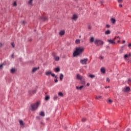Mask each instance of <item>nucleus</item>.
<instances>
[{
  "label": "nucleus",
  "mask_w": 131,
  "mask_h": 131,
  "mask_svg": "<svg viewBox=\"0 0 131 131\" xmlns=\"http://www.w3.org/2000/svg\"><path fill=\"white\" fill-rule=\"evenodd\" d=\"M88 28L89 29H92V26H89Z\"/></svg>",
  "instance_id": "obj_49"
},
{
  "label": "nucleus",
  "mask_w": 131,
  "mask_h": 131,
  "mask_svg": "<svg viewBox=\"0 0 131 131\" xmlns=\"http://www.w3.org/2000/svg\"><path fill=\"white\" fill-rule=\"evenodd\" d=\"M36 118L38 120H40V117H36Z\"/></svg>",
  "instance_id": "obj_46"
},
{
  "label": "nucleus",
  "mask_w": 131,
  "mask_h": 131,
  "mask_svg": "<svg viewBox=\"0 0 131 131\" xmlns=\"http://www.w3.org/2000/svg\"><path fill=\"white\" fill-rule=\"evenodd\" d=\"M76 77H77V79H79V80H81V79L83 78V77H82V76H80L79 74H77Z\"/></svg>",
  "instance_id": "obj_8"
},
{
  "label": "nucleus",
  "mask_w": 131,
  "mask_h": 131,
  "mask_svg": "<svg viewBox=\"0 0 131 131\" xmlns=\"http://www.w3.org/2000/svg\"><path fill=\"white\" fill-rule=\"evenodd\" d=\"M51 76H52V77H55V78H57V76H56L55 74H53L52 72H51Z\"/></svg>",
  "instance_id": "obj_28"
},
{
  "label": "nucleus",
  "mask_w": 131,
  "mask_h": 131,
  "mask_svg": "<svg viewBox=\"0 0 131 131\" xmlns=\"http://www.w3.org/2000/svg\"><path fill=\"white\" fill-rule=\"evenodd\" d=\"M88 60L89 59L88 58L81 59L80 60V63H81V64H82L83 65H86V62H88Z\"/></svg>",
  "instance_id": "obj_5"
},
{
  "label": "nucleus",
  "mask_w": 131,
  "mask_h": 131,
  "mask_svg": "<svg viewBox=\"0 0 131 131\" xmlns=\"http://www.w3.org/2000/svg\"><path fill=\"white\" fill-rule=\"evenodd\" d=\"M41 20H42V21L43 22L46 21H48V16H41L40 17Z\"/></svg>",
  "instance_id": "obj_7"
},
{
  "label": "nucleus",
  "mask_w": 131,
  "mask_h": 131,
  "mask_svg": "<svg viewBox=\"0 0 131 131\" xmlns=\"http://www.w3.org/2000/svg\"><path fill=\"white\" fill-rule=\"evenodd\" d=\"M83 52H84V48L81 47H77L73 52V57H77V56L81 55Z\"/></svg>",
  "instance_id": "obj_1"
},
{
  "label": "nucleus",
  "mask_w": 131,
  "mask_h": 131,
  "mask_svg": "<svg viewBox=\"0 0 131 131\" xmlns=\"http://www.w3.org/2000/svg\"><path fill=\"white\" fill-rule=\"evenodd\" d=\"M45 74L46 75H47V76L51 75V74H52V71H49L48 72H46Z\"/></svg>",
  "instance_id": "obj_15"
},
{
  "label": "nucleus",
  "mask_w": 131,
  "mask_h": 131,
  "mask_svg": "<svg viewBox=\"0 0 131 131\" xmlns=\"http://www.w3.org/2000/svg\"><path fill=\"white\" fill-rule=\"evenodd\" d=\"M46 95H47V93H46Z\"/></svg>",
  "instance_id": "obj_59"
},
{
  "label": "nucleus",
  "mask_w": 131,
  "mask_h": 131,
  "mask_svg": "<svg viewBox=\"0 0 131 131\" xmlns=\"http://www.w3.org/2000/svg\"><path fill=\"white\" fill-rule=\"evenodd\" d=\"M29 41H32V39H29Z\"/></svg>",
  "instance_id": "obj_55"
},
{
  "label": "nucleus",
  "mask_w": 131,
  "mask_h": 131,
  "mask_svg": "<svg viewBox=\"0 0 131 131\" xmlns=\"http://www.w3.org/2000/svg\"><path fill=\"white\" fill-rule=\"evenodd\" d=\"M57 99H58V97L55 96L54 97V100H57Z\"/></svg>",
  "instance_id": "obj_52"
},
{
  "label": "nucleus",
  "mask_w": 131,
  "mask_h": 131,
  "mask_svg": "<svg viewBox=\"0 0 131 131\" xmlns=\"http://www.w3.org/2000/svg\"><path fill=\"white\" fill-rule=\"evenodd\" d=\"M78 18V16H77V15L74 14L73 15L72 20H74L75 21Z\"/></svg>",
  "instance_id": "obj_9"
},
{
  "label": "nucleus",
  "mask_w": 131,
  "mask_h": 131,
  "mask_svg": "<svg viewBox=\"0 0 131 131\" xmlns=\"http://www.w3.org/2000/svg\"><path fill=\"white\" fill-rule=\"evenodd\" d=\"M123 92L124 93H127V92H130V88L128 86H127L126 88L123 89Z\"/></svg>",
  "instance_id": "obj_6"
},
{
  "label": "nucleus",
  "mask_w": 131,
  "mask_h": 131,
  "mask_svg": "<svg viewBox=\"0 0 131 131\" xmlns=\"http://www.w3.org/2000/svg\"><path fill=\"white\" fill-rule=\"evenodd\" d=\"M60 67H57L55 69L54 71L55 72H60Z\"/></svg>",
  "instance_id": "obj_14"
},
{
  "label": "nucleus",
  "mask_w": 131,
  "mask_h": 131,
  "mask_svg": "<svg viewBox=\"0 0 131 131\" xmlns=\"http://www.w3.org/2000/svg\"><path fill=\"white\" fill-rule=\"evenodd\" d=\"M75 42L77 45V43H80V40L79 39H76Z\"/></svg>",
  "instance_id": "obj_31"
},
{
  "label": "nucleus",
  "mask_w": 131,
  "mask_h": 131,
  "mask_svg": "<svg viewBox=\"0 0 131 131\" xmlns=\"http://www.w3.org/2000/svg\"><path fill=\"white\" fill-rule=\"evenodd\" d=\"M11 58H13V59L15 58V55H14V54H12Z\"/></svg>",
  "instance_id": "obj_45"
},
{
  "label": "nucleus",
  "mask_w": 131,
  "mask_h": 131,
  "mask_svg": "<svg viewBox=\"0 0 131 131\" xmlns=\"http://www.w3.org/2000/svg\"><path fill=\"white\" fill-rule=\"evenodd\" d=\"M16 71H17V70L15 69H11L10 72L11 73H15L16 72Z\"/></svg>",
  "instance_id": "obj_17"
},
{
  "label": "nucleus",
  "mask_w": 131,
  "mask_h": 131,
  "mask_svg": "<svg viewBox=\"0 0 131 131\" xmlns=\"http://www.w3.org/2000/svg\"><path fill=\"white\" fill-rule=\"evenodd\" d=\"M100 3H101V5H103V3H104V2L103 1H101Z\"/></svg>",
  "instance_id": "obj_56"
},
{
  "label": "nucleus",
  "mask_w": 131,
  "mask_h": 131,
  "mask_svg": "<svg viewBox=\"0 0 131 131\" xmlns=\"http://www.w3.org/2000/svg\"><path fill=\"white\" fill-rule=\"evenodd\" d=\"M32 2H33V0H29V1L28 2V4L30 5V6H33V5L32 4Z\"/></svg>",
  "instance_id": "obj_22"
},
{
  "label": "nucleus",
  "mask_w": 131,
  "mask_h": 131,
  "mask_svg": "<svg viewBox=\"0 0 131 131\" xmlns=\"http://www.w3.org/2000/svg\"><path fill=\"white\" fill-rule=\"evenodd\" d=\"M106 81H108V82H110V79H109V78H107Z\"/></svg>",
  "instance_id": "obj_44"
},
{
  "label": "nucleus",
  "mask_w": 131,
  "mask_h": 131,
  "mask_svg": "<svg viewBox=\"0 0 131 131\" xmlns=\"http://www.w3.org/2000/svg\"><path fill=\"white\" fill-rule=\"evenodd\" d=\"M83 88V85H81L80 87H78L77 86L76 87L77 90H80V91H81Z\"/></svg>",
  "instance_id": "obj_19"
},
{
  "label": "nucleus",
  "mask_w": 131,
  "mask_h": 131,
  "mask_svg": "<svg viewBox=\"0 0 131 131\" xmlns=\"http://www.w3.org/2000/svg\"><path fill=\"white\" fill-rule=\"evenodd\" d=\"M58 95H59L60 97H63L64 96V95H63V93L62 92H59L58 93Z\"/></svg>",
  "instance_id": "obj_35"
},
{
  "label": "nucleus",
  "mask_w": 131,
  "mask_h": 131,
  "mask_svg": "<svg viewBox=\"0 0 131 131\" xmlns=\"http://www.w3.org/2000/svg\"><path fill=\"white\" fill-rule=\"evenodd\" d=\"M45 100L46 101H49V100H50V96H46Z\"/></svg>",
  "instance_id": "obj_29"
},
{
  "label": "nucleus",
  "mask_w": 131,
  "mask_h": 131,
  "mask_svg": "<svg viewBox=\"0 0 131 131\" xmlns=\"http://www.w3.org/2000/svg\"><path fill=\"white\" fill-rule=\"evenodd\" d=\"M94 40H95V38H94V37H91L90 40V42L92 43V42H93Z\"/></svg>",
  "instance_id": "obj_21"
},
{
  "label": "nucleus",
  "mask_w": 131,
  "mask_h": 131,
  "mask_svg": "<svg viewBox=\"0 0 131 131\" xmlns=\"http://www.w3.org/2000/svg\"><path fill=\"white\" fill-rule=\"evenodd\" d=\"M22 24H23V25L26 24V21H25V20H23V21H22Z\"/></svg>",
  "instance_id": "obj_42"
},
{
  "label": "nucleus",
  "mask_w": 131,
  "mask_h": 131,
  "mask_svg": "<svg viewBox=\"0 0 131 131\" xmlns=\"http://www.w3.org/2000/svg\"><path fill=\"white\" fill-rule=\"evenodd\" d=\"M39 115L40 116H45V112H40Z\"/></svg>",
  "instance_id": "obj_26"
},
{
  "label": "nucleus",
  "mask_w": 131,
  "mask_h": 131,
  "mask_svg": "<svg viewBox=\"0 0 131 131\" xmlns=\"http://www.w3.org/2000/svg\"><path fill=\"white\" fill-rule=\"evenodd\" d=\"M111 21L113 24H115L116 23V19L115 18H112Z\"/></svg>",
  "instance_id": "obj_13"
},
{
  "label": "nucleus",
  "mask_w": 131,
  "mask_h": 131,
  "mask_svg": "<svg viewBox=\"0 0 131 131\" xmlns=\"http://www.w3.org/2000/svg\"><path fill=\"white\" fill-rule=\"evenodd\" d=\"M113 102V101H112L111 99H108V101H107L108 104H112Z\"/></svg>",
  "instance_id": "obj_25"
},
{
  "label": "nucleus",
  "mask_w": 131,
  "mask_h": 131,
  "mask_svg": "<svg viewBox=\"0 0 131 131\" xmlns=\"http://www.w3.org/2000/svg\"><path fill=\"white\" fill-rule=\"evenodd\" d=\"M80 82L81 84L83 85H84V84H85V81L84 79H82L81 80H80Z\"/></svg>",
  "instance_id": "obj_16"
},
{
  "label": "nucleus",
  "mask_w": 131,
  "mask_h": 131,
  "mask_svg": "<svg viewBox=\"0 0 131 131\" xmlns=\"http://www.w3.org/2000/svg\"><path fill=\"white\" fill-rule=\"evenodd\" d=\"M2 47H3V43L0 42V48H2Z\"/></svg>",
  "instance_id": "obj_50"
},
{
  "label": "nucleus",
  "mask_w": 131,
  "mask_h": 131,
  "mask_svg": "<svg viewBox=\"0 0 131 131\" xmlns=\"http://www.w3.org/2000/svg\"><path fill=\"white\" fill-rule=\"evenodd\" d=\"M19 123L20 125H22V126L25 125V123H24V122H23V121L21 120H19Z\"/></svg>",
  "instance_id": "obj_20"
},
{
  "label": "nucleus",
  "mask_w": 131,
  "mask_h": 131,
  "mask_svg": "<svg viewBox=\"0 0 131 131\" xmlns=\"http://www.w3.org/2000/svg\"><path fill=\"white\" fill-rule=\"evenodd\" d=\"M119 7H120V8H122V5L121 4H120Z\"/></svg>",
  "instance_id": "obj_54"
},
{
  "label": "nucleus",
  "mask_w": 131,
  "mask_h": 131,
  "mask_svg": "<svg viewBox=\"0 0 131 131\" xmlns=\"http://www.w3.org/2000/svg\"><path fill=\"white\" fill-rule=\"evenodd\" d=\"M127 82H128V83H131V79L130 78L128 79Z\"/></svg>",
  "instance_id": "obj_39"
},
{
  "label": "nucleus",
  "mask_w": 131,
  "mask_h": 131,
  "mask_svg": "<svg viewBox=\"0 0 131 131\" xmlns=\"http://www.w3.org/2000/svg\"><path fill=\"white\" fill-rule=\"evenodd\" d=\"M86 85H87V86H90V83H88L86 84Z\"/></svg>",
  "instance_id": "obj_53"
},
{
  "label": "nucleus",
  "mask_w": 131,
  "mask_h": 131,
  "mask_svg": "<svg viewBox=\"0 0 131 131\" xmlns=\"http://www.w3.org/2000/svg\"><path fill=\"white\" fill-rule=\"evenodd\" d=\"M89 77H91V78H94V77H95V75L90 74Z\"/></svg>",
  "instance_id": "obj_34"
},
{
  "label": "nucleus",
  "mask_w": 131,
  "mask_h": 131,
  "mask_svg": "<svg viewBox=\"0 0 131 131\" xmlns=\"http://www.w3.org/2000/svg\"><path fill=\"white\" fill-rule=\"evenodd\" d=\"M11 45L12 48H15V43L14 42H12L11 43Z\"/></svg>",
  "instance_id": "obj_36"
},
{
  "label": "nucleus",
  "mask_w": 131,
  "mask_h": 131,
  "mask_svg": "<svg viewBox=\"0 0 131 131\" xmlns=\"http://www.w3.org/2000/svg\"><path fill=\"white\" fill-rule=\"evenodd\" d=\"M128 48H131V43H129L128 45Z\"/></svg>",
  "instance_id": "obj_51"
},
{
  "label": "nucleus",
  "mask_w": 131,
  "mask_h": 131,
  "mask_svg": "<svg viewBox=\"0 0 131 131\" xmlns=\"http://www.w3.org/2000/svg\"><path fill=\"white\" fill-rule=\"evenodd\" d=\"M59 35H64L65 34V31L64 30H62L60 31V32L59 33Z\"/></svg>",
  "instance_id": "obj_12"
},
{
  "label": "nucleus",
  "mask_w": 131,
  "mask_h": 131,
  "mask_svg": "<svg viewBox=\"0 0 131 131\" xmlns=\"http://www.w3.org/2000/svg\"><path fill=\"white\" fill-rule=\"evenodd\" d=\"M118 39V41L117 42L118 43H119V42H120V37L119 36L117 37H115L114 38V39H108L107 41L108 42H109V43H110L111 45H115L116 43V42H115V40H116V39Z\"/></svg>",
  "instance_id": "obj_2"
},
{
  "label": "nucleus",
  "mask_w": 131,
  "mask_h": 131,
  "mask_svg": "<svg viewBox=\"0 0 131 131\" xmlns=\"http://www.w3.org/2000/svg\"><path fill=\"white\" fill-rule=\"evenodd\" d=\"M13 7H17V2H14L13 3Z\"/></svg>",
  "instance_id": "obj_33"
},
{
  "label": "nucleus",
  "mask_w": 131,
  "mask_h": 131,
  "mask_svg": "<svg viewBox=\"0 0 131 131\" xmlns=\"http://www.w3.org/2000/svg\"><path fill=\"white\" fill-rule=\"evenodd\" d=\"M101 72L102 73H106V70H105V68H102L101 69Z\"/></svg>",
  "instance_id": "obj_18"
},
{
  "label": "nucleus",
  "mask_w": 131,
  "mask_h": 131,
  "mask_svg": "<svg viewBox=\"0 0 131 131\" xmlns=\"http://www.w3.org/2000/svg\"><path fill=\"white\" fill-rule=\"evenodd\" d=\"M122 43H125V40H123V41H122Z\"/></svg>",
  "instance_id": "obj_57"
},
{
  "label": "nucleus",
  "mask_w": 131,
  "mask_h": 131,
  "mask_svg": "<svg viewBox=\"0 0 131 131\" xmlns=\"http://www.w3.org/2000/svg\"><path fill=\"white\" fill-rule=\"evenodd\" d=\"M63 77H64V75L62 74H60L59 79L60 80H63Z\"/></svg>",
  "instance_id": "obj_23"
},
{
  "label": "nucleus",
  "mask_w": 131,
  "mask_h": 131,
  "mask_svg": "<svg viewBox=\"0 0 131 131\" xmlns=\"http://www.w3.org/2000/svg\"><path fill=\"white\" fill-rule=\"evenodd\" d=\"M33 93H36V91H33Z\"/></svg>",
  "instance_id": "obj_58"
},
{
  "label": "nucleus",
  "mask_w": 131,
  "mask_h": 131,
  "mask_svg": "<svg viewBox=\"0 0 131 131\" xmlns=\"http://www.w3.org/2000/svg\"><path fill=\"white\" fill-rule=\"evenodd\" d=\"M81 121H82V122H84L86 121V118H82Z\"/></svg>",
  "instance_id": "obj_30"
},
{
  "label": "nucleus",
  "mask_w": 131,
  "mask_h": 131,
  "mask_svg": "<svg viewBox=\"0 0 131 131\" xmlns=\"http://www.w3.org/2000/svg\"><path fill=\"white\" fill-rule=\"evenodd\" d=\"M128 57H131V53H129L128 54H125L124 56V58L125 59H127V58H128Z\"/></svg>",
  "instance_id": "obj_10"
},
{
  "label": "nucleus",
  "mask_w": 131,
  "mask_h": 131,
  "mask_svg": "<svg viewBox=\"0 0 131 131\" xmlns=\"http://www.w3.org/2000/svg\"><path fill=\"white\" fill-rule=\"evenodd\" d=\"M94 43L96 46H97V47H99L100 46H103V45H104V42L101 40L96 39L94 41Z\"/></svg>",
  "instance_id": "obj_4"
},
{
  "label": "nucleus",
  "mask_w": 131,
  "mask_h": 131,
  "mask_svg": "<svg viewBox=\"0 0 131 131\" xmlns=\"http://www.w3.org/2000/svg\"><path fill=\"white\" fill-rule=\"evenodd\" d=\"M123 2V0H118V2L120 4L121 3H122Z\"/></svg>",
  "instance_id": "obj_40"
},
{
  "label": "nucleus",
  "mask_w": 131,
  "mask_h": 131,
  "mask_svg": "<svg viewBox=\"0 0 131 131\" xmlns=\"http://www.w3.org/2000/svg\"><path fill=\"white\" fill-rule=\"evenodd\" d=\"M99 59H100V60H103V59H104V57L102 56H100L99 57Z\"/></svg>",
  "instance_id": "obj_37"
},
{
  "label": "nucleus",
  "mask_w": 131,
  "mask_h": 131,
  "mask_svg": "<svg viewBox=\"0 0 131 131\" xmlns=\"http://www.w3.org/2000/svg\"><path fill=\"white\" fill-rule=\"evenodd\" d=\"M110 33H111V31H110L109 30L105 32V34H110Z\"/></svg>",
  "instance_id": "obj_24"
},
{
  "label": "nucleus",
  "mask_w": 131,
  "mask_h": 131,
  "mask_svg": "<svg viewBox=\"0 0 131 131\" xmlns=\"http://www.w3.org/2000/svg\"><path fill=\"white\" fill-rule=\"evenodd\" d=\"M4 65V63L0 65V69H3Z\"/></svg>",
  "instance_id": "obj_38"
},
{
  "label": "nucleus",
  "mask_w": 131,
  "mask_h": 131,
  "mask_svg": "<svg viewBox=\"0 0 131 131\" xmlns=\"http://www.w3.org/2000/svg\"><path fill=\"white\" fill-rule=\"evenodd\" d=\"M110 88V86H105V89H109Z\"/></svg>",
  "instance_id": "obj_48"
},
{
  "label": "nucleus",
  "mask_w": 131,
  "mask_h": 131,
  "mask_svg": "<svg viewBox=\"0 0 131 131\" xmlns=\"http://www.w3.org/2000/svg\"><path fill=\"white\" fill-rule=\"evenodd\" d=\"M38 69H39V67H38L37 68H34L32 69V72H33V73H34V72H35L36 71H37V70H38Z\"/></svg>",
  "instance_id": "obj_11"
},
{
  "label": "nucleus",
  "mask_w": 131,
  "mask_h": 131,
  "mask_svg": "<svg viewBox=\"0 0 131 131\" xmlns=\"http://www.w3.org/2000/svg\"><path fill=\"white\" fill-rule=\"evenodd\" d=\"M106 28H110V25H106Z\"/></svg>",
  "instance_id": "obj_43"
},
{
  "label": "nucleus",
  "mask_w": 131,
  "mask_h": 131,
  "mask_svg": "<svg viewBox=\"0 0 131 131\" xmlns=\"http://www.w3.org/2000/svg\"><path fill=\"white\" fill-rule=\"evenodd\" d=\"M40 124H41V126H45V123H43V122H41Z\"/></svg>",
  "instance_id": "obj_41"
},
{
  "label": "nucleus",
  "mask_w": 131,
  "mask_h": 131,
  "mask_svg": "<svg viewBox=\"0 0 131 131\" xmlns=\"http://www.w3.org/2000/svg\"><path fill=\"white\" fill-rule=\"evenodd\" d=\"M102 96H96L95 100H99V99H101Z\"/></svg>",
  "instance_id": "obj_27"
},
{
  "label": "nucleus",
  "mask_w": 131,
  "mask_h": 131,
  "mask_svg": "<svg viewBox=\"0 0 131 131\" xmlns=\"http://www.w3.org/2000/svg\"><path fill=\"white\" fill-rule=\"evenodd\" d=\"M54 82H58V79L57 78L54 80Z\"/></svg>",
  "instance_id": "obj_47"
},
{
  "label": "nucleus",
  "mask_w": 131,
  "mask_h": 131,
  "mask_svg": "<svg viewBox=\"0 0 131 131\" xmlns=\"http://www.w3.org/2000/svg\"><path fill=\"white\" fill-rule=\"evenodd\" d=\"M39 105V102H37L35 103H33L31 104V108H30L31 111H35L38 108V106Z\"/></svg>",
  "instance_id": "obj_3"
},
{
  "label": "nucleus",
  "mask_w": 131,
  "mask_h": 131,
  "mask_svg": "<svg viewBox=\"0 0 131 131\" xmlns=\"http://www.w3.org/2000/svg\"><path fill=\"white\" fill-rule=\"evenodd\" d=\"M55 61H59L60 60V58H59V57H58V56H56L55 57Z\"/></svg>",
  "instance_id": "obj_32"
}]
</instances>
